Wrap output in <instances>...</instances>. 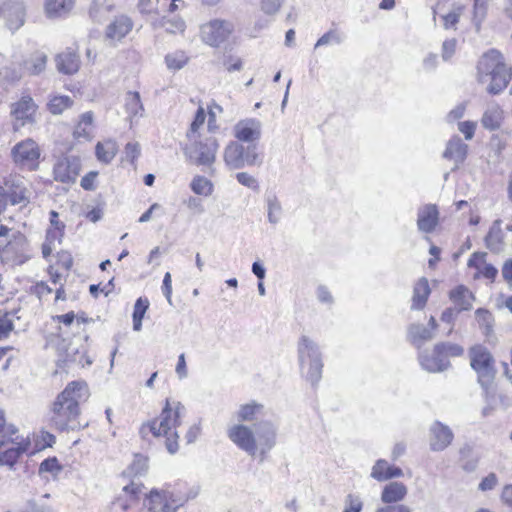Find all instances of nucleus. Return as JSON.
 <instances>
[{
  "label": "nucleus",
  "instance_id": "35",
  "mask_svg": "<svg viewBox=\"0 0 512 512\" xmlns=\"http://www.w3.org/2000/svg\"><path fill=\"white\" fill-rule=\"evenodd\" d=\"M148 459L142 455H136L133 462L123 471L122 477L132 478L137 483H140L135 479L136 476H141L147 472Z\"/></svg>",
  "mask_w": 512,
  "mask_h": 512
},
{
  "label": "nucleus",
  "instance_id": "23",
  "mask_svg": "<svg viewBox=\"0 0 512 512\" xmlns=\"http://www.w3.org/2000/svg\"><path fill=\"white\" fill-rule=\"evenodd\" d=\"M265 415L264 405L256 401H251L239 406L235 413L238 423H256L260 422V418Z\"/></svg>",
  "mask_w": 512,
  "mask_h": 512
},
{
  "label": "nucleus",
  "instance_id": "41",
  "mask_svg": "<svg viewBox=\"0 0 512 512\" xmlns=\"http://www.w3.org/2000/svg\"><path fill=\"white\" fill-rule=\"evenodd\" d=\"M149 308V301L146 298H138L134 305L133 311V329L135 331H140L142 329V320L143 317Z\"/></svg>",
  "mask_w": 512,
  "mask_h": 512
},
{
  "label": "nucleus",
  "instance_id": "30",
  "mask_svg": "<svg viewBox=\"0 0 512 512\" xmlns=\"http://www.w3.org/2000/svg\"><path fill=\"white\" fill-rule=\"evenodd\" d=\"M55 62L57 70L67 75L76 73L80 65L79 56L70 49L59 53L55 58Z\"/></svg>",
  "mask_w": 512,
  "mask_h": 512
},
{
  "label": "nucleus",
  "instance_id": "24",
  "mask_svg": "<svg viewBox=\"0 0 512 512\" xmlns=\"http://www.w3.org/2000/svg\"><path fill=\"white\" fill-rule=\"evenodd\" d=\"M30 445V441L21 439L12 441V443L6 446L0 451V465H7L12 467L19 457L25 453Z\"/></svg>",
  "mask_w": 512,
  "mask_h": 512
},
{
  "label": "nucleus",
  "instance_id": "52",
  "mask_svg": "<svg viewBox=\"0 0 512 512\" xmlns=\"http://www.w3.org/2000/svg\"><path fill=\"white\" fill-rule=\"evenodd\" d=\"M236 179L241 185L245 187H248L254 191L259 190V184L257 179L247 172H238L236 174Z\"/></svg>",
  "mask_w": 512,
  "mask_h": 512
},
{
  "label": "nucleus",
  "instance_id": "15",
  "mask_svg": "<svg viewBox=\"0 0 512 512\" xmlns=\"http://www.w3.org/2000/svg\"><path fill=\"white\" fill-rule=\"evenodd\" d=\"M142 483H137L134 480L125 485L122 492L111 504V512H129L134 506L137 505L139 495L142 493Z\"/></svg>",
  "mask_w": 512,
  "mask_h": 512
},
{
  "label": "nucleus",
  "instance_id": "40",
  "mask_svg": "<svg viewBox=\"0 0 512 512\" xmlns=\"http://www.w3.org/2000/svg\"><path fill=\"white\" fill-rule=\"evenodd\" d=\"M125 109L130 117L141 116L144 110L138 92H128L125 96Z\"/></svg>",
  "mask_w": 512,
  "mask_h": 512
},
{
  "label": "nucleus",
  "instance_id": "28",
  "mask_svg": "<svg viewBox=\"0 0 512 512\" xmlns=\"http://www.w3.org/2000/svg\"><path fill=\"white\" fill-rule=\"evenodd\" d=\"M408 494L407 486L398 481L389 482L381 492V501L384 504H400Z\"/></svg>",
  "mask_w": 512,
  "mask_h": 512
},
{
  "label": "nucleus",
  "instance_id": "9",
  "mask_svg": "<svg viewBox=\"0 0 512 512\" xmlns=\"http://www.w3.org/2000/svg\"><path fill=\"white\" fill-rule=\"evenodd\" d=\"M32 190L30 183L20 175H10L5 179L4 187H0V197L5 204L26 207L31 200Z\"/></svg>",
  "mask_w": 512,
  "mask_h": 512
},
{
  "label": "nucleus",
  "instance_id": "45",
  "mask_svg": "<svg viewBox=\"0 0 512 512\" xmlns=\"http://www.w3.org/2000/svg\"><path fill=\"white\" fill-rule=\"evenodd\" d=\"M190 187L195 194L209 196L213 191L212 183L202 176L195 177Z\"/></svg>",
  "mask_w": 512,
  "mask_h": 512
},
{
  "label": "nucleus",
  "instance_id": "6",
  "mask_svg": "<svg viewBox=\"0 0 512 512\" xmlns=\"http://www.w3.org/2000/svg\"><path fill=\"white\" fill-rule=\"evenodd\" d=\"M223 159L225 165L232 170H239L246 166L251 167L262 163L257 144L244 145L236 140L230 141L225 146Z\"/></svg>",
  "mask_w": 512,
  "mask_h": 512
},
{
  "label": "nucleus",
  "instance_id": "22",
  "mask_svg": "<svg viewBox=\"0 0 512 512\" xmlns=\"http://www.w3.org/2000/svg\"><path fill=\"white\" fill-rule=\"evenodd\" d=\"M439 212L434 204H427L418 210L417 227L421 232L431 233L438 225Z\"/></svg>",
  "mask_w": 512,
  "mask_h": 512
},
{
  "label": "nucleus",
  "instance_id": "51",
  "mask_svg": "<svg viewBox=\"0 0 512 512\" xmlns=\"http://www.w3.org/2000/svg\"><path fill=\"white\" fill-rule=\"evenodd\" d=\"M205 118H206L205 112H204L203 108L200 107L195 114L194 120L191 123L189 131L187 132V137L189 139L192 140L194 138V135L197 133L199 127L204 124Z\"/></svg>",
  "mask_w": 512,
  "mask_h": 512
},
{
  "label": "nucleus",
  "instance_id": "58",
  "mask_svg": "<svg viewBox=\"0 0 512 512\" xmlns=\"http://www.w3.org/2000/svg\"><path fill=\"white\" fill-rule=\"evenodd\" d=\"M458 129L462 132L467 140H471L474 136L476 123L472 121H464L458 124Z\"/></svg>",
  "mask_w": 512,
  "mask_h": 512
},
{
  "label": "nucleus",
  "instance_id": "21",
  "mask_svg": "<svg viewBox=\"0 0 512 512\" xmlns=\"http://www.w3.org/2000/svg\"><path fill=\"white\" fill-rule=\"evenodd\" d=\"M485 246L492 253L499 254L506 248L505 233L502 229V220L496 219L492 222L487 235L484 238Z\"/></svg>",
  "mask_w": 512,
  "mask_h": 512
},
{
  "label": "nucleus",
  "instance_id": "60",
  "mask_svg": "<svg viewBox=\"0 0 512 512\" xmlns=\"http://www.w3.org/2000/svg\"><path fill=\"white\" fill-rule=\"evenodd\" d=\"M13 328L14 325L11 319L7 316L0 318V340L7 338Z\"/></svg>",
  "mask_w": 512,
  "mask_h": 512
},
{
  "label": "nucleus",
  "instance_id": "20",
  "mask_svg": "<svg viewBox=\"0 0 512 512\" xmlns=\"http://www.w3.org/2000/svg\"><path fill=\"white\" fill-rule=\"evenodd\" d=\"M36 112V105L31 97H22L13 105L12 114L15 118L13 129L19 130L26 123L31 122Z\"/></svg>",
  "mask_w": 512,
  "mask_h": 512
},
{
  "label": "nucleus",
  "instance_id": "17",
  "mask_svg": "<svg viewBox=\"0 0 512 512\" xmlns=\"http://www.w3.org/2000/svg\"><path fill=\"white\" fill-rule=\"evenodd\" d=\"M81 170L80 159L66 156L58 159L54 165V179L62 183H74Z\"/></svg>",
  "mask_w": 512,
  "mask_h": 512
},
{
  "label": "nucleus",
  "instance_id": "16",
  "mask_svg": "<svg viewBox=\"0 0 512 512\" xmlns=\"http://www.w3.org/2000/svg\"><path fill=\"white\" fill-rule=\"evenodd\" d=\"M236 141L256 144L262 135V123L256 118H246L238 121L233 127Z\"/></svg>",
  "mask_w": 512,
  "mask_h": 512
},
{
  "label": "nucleus",
  "instance_id": "53",
  "mask_svg": "<svg viewBox=\"0 0 512 512\" xmlns=\"http://www.w3.org/2000/svg\"><path fill=\"white\" fill-rule=\"evenodd\" d=\"M363 503L359 496L349 494L345 499V509L343 512H360L362 510Z\"/></svg>",
  "mask_w": 512,
  "mask_h": 512
},
{
  "label": "nucleus",
  "instance_id": "2",
  "mask_svg": "<svg viewBox=\"0 0 512 512\" xmlns=\"http://www.w3.org/2000/svg\"><path fill=\"white\" fill-rule=\"evenodd\" d=\"M88 397L85 383L73 381L58 394L49 410V421L58 431L76 430L81 427L78 417L79 404Z\"/></svg>",
  "mask_w": 512,
  "mask_h": 512
},
{
  "label": "nucleus",
  "instance_id": "57",
  "mask_svg": "<svg viewBox=\"0 0 512 512\" xmlns=\"http://www.w3.org/2000/svg\"><path fill=\"white\" fill-rule=\"evenodd\" d=\"M39 470H40V472L54 473V472L60 471L61 467L59 466V463H58L57 459L54 457V458L45 459L40 464Z\"/></svg>",
  "mask_w": 512,
  "mask_h": 512
},
{
  "label": "nucleus",
  "instance_id": "10",
  "mask_svg": "<svg viewBox=\"0 0 512 512\" xmlns=\"http://www.w3.org/2000/svg\"><path fill=\"white\" fill-rule=\"evenodd\" d=\"M219 148L218 140L213 137H205L199 141H194L184 150L186 157L198 166H211L216 159V153Z\"/></svg>",
  "mask_w": 512,
  "mask_h": 512
},
{
  "label": "nucleus",
  "instance_id": "43",
  "mask_svg": "<svg viewBox=\"0 0 512 512\" xmlns=\"http://www.w3.org/2000/svg\"><path fill=\"white\" fill-rule=\"evenodd\" d=\"M188 62V57L184 51H174L165 56V63L170 70H180Z\"/></svg>",
  "mask_w": 512,
  "mask_h": 512
},
{
  "label": "nucleus",
  "instance_id": "3",
  "mask_svg": "<svg viewBox=\"0 0 512 512\" xmlns=\"http://www.w3.org/2000/svg\"><path fill=\"white\" fill-rule=\"evenodd\" d=\"M186 408L179 401L166 399L165 406L157 419L144 423L140 428V435L146 438L149 434L154 437H165V446L170 454H175L179 449L178 433L176 428L181 424V418L185 415Z\"/></svg>",
  "mask_w": 512,
  "mask_h": 512
},
{
  "label": "nucleus",
  "instance_id": "62",
  "mask_svg": "<svg viewBox=\"0 0 512 512\" xmlns=\"http://www.w3.org/2000/svg\"><path fill=\"white\" fill-rule=\"evenodd\" d=\"M375 512H412V510L404 504H386V506L377 508Z\"/></svg>",
  "mask_w": 512,
  "mask_h": 512
},
{
  "label": "nucleus",
  "instance_id": "59",
  "mask_svg": "<svg viewBox=\"0 0 512 512\" xmlns=\"http://www.w3.org/2000/svg\"><path fill=\"white\" fill-rule=\"evenodd\" d=\"M162 292L167 299L168 303L172 305V280L171 274L166 272L163 278Z\"/></svg>",
  "mask_w": 512,
  "mask_h": 512
},
{
  "label": "nucleus",
  "instance_id": "42",
  "mask_svg": "<svg viewBox=\"0 0 512 512\" xmlns=\"http://www.w3.org/2000/svg\"><path fill=\"white\" fill-rule=\"evenodd\" d=\"M17 428L14 425L0 423V451L10 445L12 441L19 439Z\"/></svg>",
  "mask_w": 512,
  "mask_h": 512
},
{
  "label": "nucleus",
  "instance_id": "33",
  "mask_svg": "<svg viewBox=\"0 0 512 512\" xmlns=\"http://www.w3.org/2000/svg\"><path fill=\"white\" fill-rule=\"evenodd\" d=\"M503 119V111L497 103H489L482 117V125L491 131L500 127Z\"/></svg>",
  "mask_w": 512,
  "mask_h": 512
},
{
  "label": "nucleus",
  "instance_id": "29",
  "mask_svg": "<svg viewBox=\"0 0 512 512\" xmlns=\"http://www.w3.org/2000/svg\"><path fill=\"white\" fill-rule=\"evenodd\" d=\"M450 300L454 303L455 309L459 312L472 309L475 297L473 293L464 285H459L449 293Z\"/></svg>",
  "mask_w": 512,
  "mask_h": 512
},
{
  "label": "nucleus",
  "instance_id": "47",
  "mask_svg": "<svg viewBox=\"0 0 512 512\" xmlns=\"http://www.w3.org/2000/svg\"><path fill=\"white\" fill-rule=\"evenodd\" d=\"M267 214L268 221L272 224L279 222L282 213V207L276 196H270L267 198Z\"/></svg>",
  "mask_w": 512,
  "mask_h": 512
},
{
  "label": "nucleus",
  "instance_id": "31",
  "mask_svg": "<svg viewBox=\"0 0 512 512\" xmlns=\"http://www.w3.org/2000/svg\"><path fill=\"white\" fill-rule=\"evenodd\" d=\"M47 55L42 51H35L23 60V70L29 75L41 74L47 64Z\"/></svg>",
  "mask_w": 512,
  "mask_h": 512
},
{
  "label": "nucleus",
  "instance_id": "55",
  "mask_svg": "<svg viewBox=\"0 0 512 512\" xmlns=\"http://www.w3.org/2000/svg\"><path fill=\"white\" fill-rule=\"evenodd\" d=\"M140 145L137 142H129L125 146V158L134 163V161L140 156Z\"/></svg>",
  "mask_w": 512,
  "mask_h": 512
},
{
  "label": "nucleus",
  "instance_id": "48",
  "mask_svg": "<svg viewBox=\"0 0 512 512\" xmlns=\"http://www.w3.org/2000/svg\"><path fill=\"white\" fill-rule=\"evenodd\" d=\"M475 318L479 326L485 330L484 333L488 335L492 331V314L486 309L479 308L475 311Z\"/></svg>",
  "mask_w": 512,
  "mask_h": 512
},
{
  "label": "nucleus",
  "instance_id": "37",
  "mask_svg": "<svg viewBox=\"0 0 512 512\" xmlns=\"http://www.w3.org/2000/svg\"><path fill=\"white\" fill-rule=\"evenodd\" d=\"M117 144L115 141L107 140L98 142L96 145V156L103 163H110L117 153Z\"/></svg>",
  "mask_w": 512,
  "mask_h": 512
},
{
  "label": "nucleus",
  "instance_id": "61",
  "mask_svg": "<svg viewBox=\"0 0 512 512\" xmlns=\"http://www.w3.org/2000/svg\"><path fill=\"white\" fill-rule=\"evenodd\" d=\"M456 49V40L455 39H448L443 42L442 45V57L444 60H448L452 57V55L455 53Z\"/></svg>",
  "mask_w": 512,
  "mask_h": 512
},
{
  "label": "nucleus",
  "instance_id": "13",
  "mask_svg": "<svg viewBox=\"0 0 512 512\" xmlns=\"http://www.w3.org/2000/svg\"><path fill=\"white\" fill-rule=\"evenodd\" d=\"M182 504V499L169 489H152L145 502L149 512H177Z\"/></svg>",
  "mask_w": 512,
  "mask_h": 512
},
{
  "label": "nucleus",
  "instance_id": "38",
  "mask_svg": "<svg viewBox=\"0 0 512 512\" xmlns=\"http://www.w3.org/2000/svg\"><path fill=\"white\" fill-rule=\"evenodd\" d=\"M490 1L491 0H473L472 23L477 31L480 30L482 23L487 17Z\"/></svg>",
  "mask_w": 512,
  "mask_h": 512
},
{
  "label": "nucleus",
  "instance_id": "14",
  "mask_svg": "<svg viewBox=\"0 0 512 512\" xmlns=\"http://www.w3.org/2000/svg\"><path fill=\"white\" fill-rule=\"evenodd\" d=\"M13 161L22 167L35 169L40 157V149L37 143L31 139H25L17 143L11 150Z\"/></svg>",
  "mask_w": 512,
  "mask_h": 512
},
{
  "label": "nucleus",
  "instance_id": "19",
  "mask_svg": "<svg viewBox=\"0 0 512 512\" xmlns=\"http://www.w3.org/2000/svg\"><path fill=\"white\" fill-rule=\"evenodd\" d=\"M430 437L429 444L430 448L433 451H443L446 449L453 441L454 434L449 426L435 421L430 426Z\"/></svg>",
  "mask_w": 512,
  "mask_h": 512
},
{
  "label": "nucleus",
  "instance_id": "63",
  "mask_svg": "<svg viewBox=\"0 0 512 512\" xmlns=\"http://www.w3.org/2000/svg\"><path fill=\"white\" fill-rule=\"evenodd\" d=\"M497 484V476L494 473H490L488 476L483 478V480L479 484V489L481 491L492 490Z\"/></svg>",
  "mask_w": 512,
  "mask_h": 512
},
{
  "label": "nucleus",
  "instance_id": "11",
  "mask_svg": "<svg viewBox=\"0 0 512 512\" xmlns=\"http://www.w3.org/2000/svg\"><path fill=\"white\" fill-rule=\"evenodd\" d=\"M57 351L58 361L65 365L75 363L84 367L92 364V359L87 355V347L81 338L70 341L62 339L57 345Z\"/></svg>",
  "mask_w": 512,
  "mask_h": 512
},
{
  "label": "nucleus",
  "instance_id": "12",
  "mask_svg": "<svg viewBox=\"0 0 512 512\" xmlns=\"http://www.w3.org/2000/svg\"><path fill=\"white\" fill-rule=\"evenodd\" d=\"M235 26L229 20L214 19L200 27L201 40L211 46L219 47L234 32Z\"/></svg>",
  "mask_w": 512,
  "mask_h": 512
},
{
  "label": "nucleus",
  "instance_id": "49",
  "mask_svg": "<svg viewBox=\"0 0 512 512\" xmlns=\"http://www.w3.org/2000/svg\"><path fill=\"white\" fill-rule=\"evenodd\" d=\"M21 512H56L51 506L42 503L41 501L30 499L28 500Z\"/></svg>",
  "mask_w": 512,
  "mask_h": 512
},
{
  "label": "nucleus",
  "instance_id": "7",
  "mask_svg": "<svg viewBox=\"0 0 512 512\" xmlns=\"http://www.w3.org/2000/svg\"><path fill=\"white\" fill-rule=\"evenodd\" d=\"M298 359L301 370L307 368L306 377L312 385H316L322 374V357L318 345L306 335L298 342Z\"/></svg>",
  "mask_w": 512,
  "mask_h": 512
},
{
  "label": "nucleus",
  "instance_id": "1",
  "mask_svg": "<svg viewBox=\"0 0 512 512\" xmlns=\"http://www.w3.org/2000/svg\"><path fill=\"white\" fill-rule=\"evenodd\" d=\"M278 427L270 420H262L252 425L236 423L228 427L227 437L240 450L251 457L266 455L276 445Z\"/></svg>",
  "mask_w": 512,
  "mask_h": 512
},
{
  "label": "nucleus",
  "instance_id": "5",
  "mask_svg": "<svg viewBox=\"0 0 512 512\" xmlns=\"http://www.w3.org/2000/svg\"><path fill=\"white\" fill-rule=\"evenodd\" d=\"M469 357L471 368L477 374V382L488 396L496 377L495 360L489 350L482 345L473 346L469 351Z\"/></svg>",
  "mask_w": 512,
  "mask_h": 512
},
{
  "label": "nucleus",
  "instance_id": "34",
  "mask_svg": "<svg viewBox=\"0 0 512 512\" xmlns=\"http://www.w3.org/2000/svg\"><path fill=\"white\" fill-rule=\"evenodd\" d=\"M408 336L412 344L419 349L426 341L432 340L435 333L422 324H412L408 329Z\"/></svg>",
  "mask_w": 512,
  "mask_h": 512
},
{
  "label": "nucleus",
  "instance_id": "25",
  "mask_svg": "<svg viewBox=\"0 0 512 512\" xmlns=\"http://www.w3.org/2000/svg\"><path fill=\"white\" fill-rule=\"evenodd\" d=\"M133 23L131 19L125 15L115 17V19L107 26L105 36L108 40L120 41L132 29Z\"/></svg>",
  "mask_w": 512,
  "mask_h": 512
},
{
  "label": "nucleus",
  "instance_id": "56",
  "mask_svg": "<svg viewBox=\"0 0 512 512\" xmlns=\"http://www.w3.org/2000/svg\"><path fill=\"white\" fill-rule=\"evenodd\" d=\"M283 0H261V9L264 13L272 15L278 12Z\"/></svg>",
  "mask_w": 512,
  "mask_h": 512
},
{
  "label": "nucleus",
  "instance_id": "36",
  "mask_svg": "<svg viewBox=\"0 0 512 512\" xmlns=\"http://www.w3.org/2000/svg\"><path fill=\"white\" fill-rule=\"evenodd\" d=\"M74 0H46V13L49 17L67 14L73 7Z\"/></svg>",
  "mask_w": 512,
  "mask_h": 512
},
{
  "label": "nucleus",
  "instance_id": "27",
  "mask_svg": "<svg viewBox=\"0 0 512 512\" xmlns=\"http://www.w3.org/2000/svg\"><path fill=\"white\" fill-rule=\"evenodd\" d=\"M403 475V470L400 467L390 465L384 459L377 460L371 471V477L379 482L400 478Z\"/></svg>",
  "mask_w": 512,
  "mask_h": 512
},
{
  "label": "nucleus",
  "instance_id": "46",
  "mask_svg": "<svg viewBox=\"0 0 512 512\" xmlns=\"http://www.w3.org/2000/svg\"><path fill=\"white\" fill-rule=\"evenodd\" d=\"M73 100L69 96H55L53 97L48 106L52 114H61L65 109L71 107Z\"/></svg>",
  "mask_w": 512,
  "mask_h": 512
},
{
  "label": "nucleus",
  "instance_id": "26",
  "mask_svg": "<svg viewBox=\"0 0 512 512\" xmlns=\"http://www.w3.org/2000/svg\"><path fill=\"white\" fill-rule=\"evenodd\" d=\"M467 153L468 145L465 144L460 137L455 136L448 141L446 149L443 152V157L452 160L455 163L456 169L465 161Z\"/></svg>",
  "mask_w": 512,
  "mask_h": 512
},
{
  "label": "nucleus",
  "instance_id": "18",
  "mask_svg": "<svg viewBox=\"0 0 512 512\" xmlns=\"http://www.w3.org/2000/svg\"><path fill=\"white\" fill-rule=\"evenodd\" d=\"M6 20V26L9 30L15 31L23 26L25 22V7L23 2L18 0H9L0 7V18Z\"/></svg>",
  "mask_w": 512,
  "mask_h": 512
},
{
  "label": "nucleus",
  "instance_id": "39",
  "mask_svg": "<svg viewBox=\"0 0 512 512\" xmlns=\"http://www.w3.org/2000/svg\"><path fill=\"white\" fill-rule=\"evenodd\" d=\"M155 28H165L166 32L175 34L183 32L185 29V22L179 17L167 18L162 17L153 22Z\"/></svg>",
  "mask_w": 512,
  "mask_h": 512
},
{
  "label": "nucleus",
  "instance_id": "4",
  "mask_svg": "<svg viewBox=\"0 0 512 512\" xmlns=\"http://www.w3.org/2000/svg\"><path fill=\"white\" fill-rule=\"evenodd\" d=\"M511 69L504 63L502 54L491 49L484 53L477 65V77L480 83H487V92L492 95L501 93L511 79Z\"/></svg>",
  "mask_w": 512,
  "mask_h": 512
},
{
  "label": "nucleus",
  "instance_id": "32",
  "mask_svg": "<svg viewBox=\"0 0 512 512\" xmlns=\"http://www.w3.org/2000/svg\"><path fill=\"white\" fill-rule=\"evenodd\" d=\"M430 287L425 277L420 278L414 286L411 309L421 310L426 305L430 295Z\"/></svg>",
  "mask_w": 512,
  "mask_h": 512
},
{
  "label": "nucleus",
  "instance_id": "44",
  "mask_svg": "<svg viewBox=\"0 0 512 512\" xmlns=\"http://www.w3.org/2000/svg\"><path fill=\"white\" fill-rule=\"evenodd\" d=\"M166 1L167 0H156V2H153L152 0H139L138 8L141 13L160 14L166 9Z\"/></svg>",
  "mask_w": 512,
  "mask_h": 512
},
{
  "label": "nucleus",
  "instance_id": "8",
  "mask_svg": "<svg viewBox=\"0 0 512 512\" xmlns=\"http://www.w3.org/2000/svg\"><path fill=\"white\" fill-rule=\"evenodd\" d=\"M464 353L463 347L458 344L441 342L434 346L433 352L429 355L426 352L419 354L421 367L431 373L442 372L449 368V357H459Z\"/></svg>",
  "mask_w": 512,
  "mask_h": 512
},
{
  "label": "nucleus",
  "instance_id": "50",
  "mask_svg": "<svg viewBox=\"0 0 512 512\" xmlns=\"http://www.w3.org/2000/svg\"><path fill=\"white\" fill-rule=\"evenodd\" d=\"M16 233L4 225H0V254L4 253L12 244V238Z\"/></svg>",
  "mask_w": 512,
  "mask_h": 512
},
{
  "label": "nucleus",
  "instance_id": "64",
  "mask_svg": "<svg viewBox=\"0 0 512 512\" xmlns=\"http://www.w3.org/2000/svg\"><path fill=\"white\" fill-rule=\"evenodd\" d=\"M228 72L240 71L242 69V60L238 57L229 56L224 63Z\"/></svg>",
  "mask_w": 512,
  "mask_h": 512
},
{
  "label": "nucleus",
  "instance_id": "54",
  "mask_svg": "<svg viewBox=\"0 0 512 512\" xmlns=\"http://www.w3.org/2000/svg\"><path fill=\"white\" fill-rule=\"evenodd\" d=\"M331 42H335L338 44L342 42L341 35L337 33L335 30H330L327 33L323 34L316 42L315 48L327 45Z\"/></svg>",
  "mask_w": 512,
  "mask_h": 512
}]
</instances>
